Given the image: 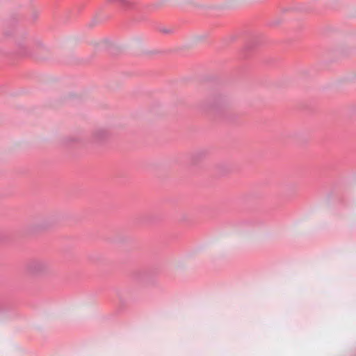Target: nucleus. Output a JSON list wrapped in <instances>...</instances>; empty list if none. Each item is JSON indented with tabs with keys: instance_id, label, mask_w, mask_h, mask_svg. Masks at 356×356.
<instances>
[{
	"instance_id": "obj_2",
	"label": "nucleus",
	"mask_w": 356,
	"mask_h": 356,
	"mask_svg": "<svg viewBox=\"0 0 356 356\" xmlns=\"http://www.w3.org/2000/svg\"><path fill=\"white\" fill-rule=\"evenodd\" d=\"M110 15L104 13L103 11H97L94 17V20L95 21H108L111 20Z\"/></svg>"
},
{
	"instance_id": "obj_1",
	"label": "nucleus",
	"mask_w": 356,
	"mask_h": 356,
	"mask_svg": "<svg viewBox=\"0 0 356 356\" xmlns=\"http://www.w3.org/2000/svg\"><path fill=\"white\" fill-rule=\"evenodd\" d=\"M155 29L163 35H170L176 31V28L170 24H156Z\"/></svg>"
}]
</instances>
